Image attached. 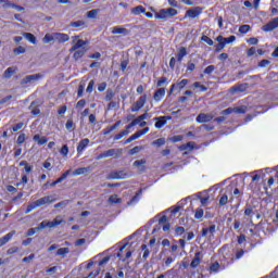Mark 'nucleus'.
<instances>
[{"label": "nucleus", "instance_id": "c85d7f7f", "mask_svg": "<svg viewBox=\"0 0 278 278\" xmlns=\"http://www.w3.org/2000/svg\"><path fill=\"white\" fill-rule=\"evenodd\" d=\"M125 174L123 172H116L111 174L110 179H125Z\"/></svg>", "mask_w": 278, "mask_h": 278}, {"label": "nucleus", "instance_id": "f3484780", "mask_svg": "<svg viewBox=\"0 0 278 278\" xmlns=\"http://www.w3.org/2000/svg\"><path fill=\"white\" fill-rule=\"evenodd\" d=\"M201 257H203L201 252H197L191 264H190L191 268H197L199 266V264H201Z\"/></svg>", "mask_w": 278, "mask_h": 278}, {"label": "nucleus", "instance_id": "0e129e2a", "mask_svg": "<svg viewBox=\"0 0 278 278\" xmlns=\"http://www.w3.org/2000/svg\"><path fill=\"white\" fill-rule=\"evenodd\" d=\"M92 90H94V80L89 81L86 92H88L90 94V92H92Z\"/></svg>", "mask_w": 278, "mask_h": 278}, {"label": "nucleus", "instance_id": "39448f33", "mask_svg": "<svg viewBox=\"0 0 278 278\" xmlns=\"http://www.w3.org/2000/svg\"><path fill=\"white\" fill-rule=\"evenodd\" d=\"M170 116H160V117H155V124L154 127L155 129H162V127H164V125H166V123H168V121H170Z\"/></svg>", "mask_w": 278, "mask_h": 278}, {"label": "nucleus", "instance_id": "e433bc0d", "mask_svg": "<svg viewBox=\"0 0 278 278\" xmlns=\"http://www.w3.org/2000/svg\"><path fill=\"white\" fill-rule=\"evenodd\" d=\"M152 144L154 147H164V144H166V139L165 138H160V139H156L152 142Z\"/></svg>", "mask_w": 278, "mask_h": 278}, {"label": "nucleus", "instance_id": "3c124183", "mask_svg": "<svg viewBox=\"0 0 278 278\" xmlns=\"http://www.w3.org/2000/svg\"><path fill=\"white\" fill-rule=\"evenodd\" d=\"M121 127V121H117L113 126H111L104 134H112V131H114V129Z\"/></svg>", "mask_w": 278, "mask_h": 278}, {"label": "nucleus", "instance_id": "1a4fd4ad", "mask_svg": "<svg viewBox=\"0 0 278 278\" xmlns=\"http://www.w3.org/2000/svg\"><path fill=\"white\" fill-rule=\"evenodd\" d=\"M88 144H90V139H88V138H85L79 141L77 149H76L78 155H81V153H84V151H86V148L88 147Z\"/></svg>", "mask_w": 278, "mask_h": 278}, {"label": "nucleus", "instance_id": "8fccbe9b", "mask_svg": "<svg viewBox=\"0 0 278 278\" xmlns=\"http://www.w3.org/2000/svg\"><path fill=\"white\" fill-rule=\"evenodd\" d=\"M219 269H220V264H218V262L213 263L210 267L211 273H218Z\"/></svg>", "mask_w": 278, "mask_h": 278}, {"label": "nucleus", "instance_id": "20e7f679", "mask_svg": "<svg viewBox=\"0 0 278 278\" xmlns=\"http://www.w3.org/2000/svg\"><path fill=\"white\" fill-rule=\"evenodd\" d=\"M197 123H211V121H214V114L212 113H200L197 118Z\"/></svg>", "mask_w": 278, "mask_h": 278}, {"label": "nucleus", "instance_id": "f257e3e1", "mask_svg": "<svg viewBox=\"0 0 278 278\" xmlns=\"http://www.w3.org/2000/svg\"><path fill=\"white\" fill-rule=\"evenodd\" d=\"M177 16V10L173 8L162 9L155 14V18L164 20Z\"/></svg>", "mask_w": 278, "mask_h": 278}, {"label": "nucleus", "instance_id": "4c0bfd02", "mask_svg": "<svg viewBox=\"0 0 278 278\" xmlns=\"http://www.w3.org/2000/svg\"><path fill=\"white\" fill-rule=\"evenodd\" d=\"M216 42H218L216 46H215V51L217 52V53H220V51H223V49H225V43H224V41L222 40H216Z\"/></svg>", "mask_w": 278, "mask_h": 278}, {"label": "nucleus", "instance_id": "393cba45", "mask_svg": "<svg viewBox=\"0 0 278 278\" xmlns=\"http://www.w3.org/2000/svg\"><path fill=\"white\" fill-rule=\"evenodd\" d=\"M186 55H188V51L186 50L185 47H181L178 51V56H177L178 62H181V60H184Z\"/></svg>", "mask_w": 278, "mask_h": 278}, {"label": "nucleus", "instance_id": "680f3d73", "mask_svg": "<svg viewBox=\"0 0 278 278\" xmlns=\"http://www.w3.org/2000/svg\"><path fill=\"white\" fill-rule=\"evenodd\" d=\"M14 253H18V247H11L7 251V255H14Z\"/></svg>", "mask_w": 278, "mask_h": 278}, {"label": "nucleus", "instance_id": "0eeeda50", "mask_svg": "<svg viewBox=\"0 0 278 278\" xmlns=\"http://www.w3.org/2000/svg\"><path fill=\"white\" fill-rule=\"evenodd\" d=\"M186 86H188V79H182L179 83L172 85V87L169 89V93L173 94V92H175V90H184V88H186Z\"/></svg>", "mask_w": 278, "mask_h": 278}, {"label": "nucleus", "instance_id": "052dcab7", "mask_svg": "<svg viewBox=\"0 0 278 278\" xmlns=\"http://www.w3.org/2000/svg\"><path fill=\"white\" fill-rule=\"evenodd\" d=\"M61 155H63V157H66V155H68V146L64 144L61 150H60Z\"/></svg>", "mask_w": 278, "mask_h": 278}, {"label": "nucleus", "instance_id": "49530a36", "mask_svg": "<svg viewBox=\"0 0 278 278\" xmlns=\"http://www.w3.org/2000/svg\"><path fill=\"white\" fill-rule=\"evenodd\" d=\"M71 27H86V22L84 21H76V22H72L70 24Z\"/></svg>", "mask_w": 278, "mask_h": 278}, {"label": "nucleus", "instance_id": "69168bd1", "mask_svg": "<svg viewBox=\"0 0 278 278\" xmlns=\"http://www.w3.org/2000/svg\"><path fill=\"white\" fill-rule=\"evenodd\" d=\"M202 40H203V42H206V45H208V47H212L214 45V40H212V38H210L207 36H203Z\"/></svg>", "mask_w": 278, "mask_h": 278}, {"label": "nucleus", "instance_id": "dca6fc26", "mask_svg": "<svg viewBox=\"0 0 278 278\" xmlns=\"http://www.w3.org/2000/svg\"><path fill=\"white\" fill-rule=\"evenodd\" d=\"M215 40L223 41L224 45L227 47V45H231V42H236V36H230L228 38L223 37V35H219L216 37Z\"/></svg>", "mask_w": 278, "mask_h": 278}, {"label": "nucleus", "instance_id": "79ce46f5", "mask_svg": "<svg viewBox=\"0 0 278 278\" xmlns=\"http://www.w3.org/2000/svg\"><path fill=\"white\" fill-rule=\"evenodd\" d=\"M229 203V197L227 194H224L219 198V206L223 207V205H227Z\"/></svg>", "mask_w": 278, "mask_h": 278}, {"label": "nucleus", "instance_id": "58836bf2", "mask_svg": "<svg viewBox=\"0 0 278 278\" xmlns=\"http://www.w3.org/2000/svg\"><path fill=\"white\" fill-rule=\"evenodd\" d=\"M230 91L232 92V94H236V92H244V86L243 85L235 86L230 88Z\"/></svg>", "mask_w": 278, "mask_h": 278}, {"label": "nucleus", "instance_id": "6ab92c4d", "mask_svg": "<svg viewBox=\"0 0 278 278\" xmlns=\"http://www.w3.org/2000/svg\"><path fill=\"white\" fill-rule=\"evenodd\" d=\"M215 232H216V225H211L208 228L202 229V236H207L208 233L211 236H214Z\"/></svg>", "mask_w": 278, "mask_h": 278}, {"label": "nucleus", "instance_id": "5701e85b", "mask_svg": "<svg viewBox=\"0 0 278 278\" xmlns=\"http://www.w3.org/2000/svg\"><path fill=\"white\" fill-rule=\"evenodd\" d=\"M146 164H147V160H137L134 162L132 166H135L139 170H143Z\"/></svg>", "mask_w": 278, "mask_h": 278}, {"label": "nucleus", "instance_id": "f03ea898", "mask_svg": "<svg viewBox=\"0 0 278 278\" xmlns=\"http://www.w3.org/2000/svg\"><path fill=\"white\" fill-rule=\"evenodd\" d=\"M132 253L134 251L127 250V245H123L117 253V257H119L122 262H126V260H129V257H131Z\"/></svg>", "mask_w": 278, "mask_h": 278}, {"label": "nucleus", "instance_id": "72a5a7b5", "mask_svg": "<svg viewBox=\"0 0 278 278\" xmlns=\"http://www.w3.org/2000/svg\"><path fill=\"white\" fill-rule=\"evenodd\" d=\"M149 130H150L149 127H146V128L135 132V136H137V139L142 138V136H147V134H149Z\"/></svg>", "mask_w": 278, "mask_h": 278}, {"label": "nucleus", "instance_id": "f704fd0d", "mask_svg": "<svg viewBox=\"0 0 278 278\" xmlns=\"http://www.w3.org/2000/svg\"><path fill=\"white\" fill-rule=\"evenodd\" d=\"M149 130H150L149 127H146V128L135 132V136H137V139L142 138V136H147V134H149Z\"/></svg>", "mask_w": 278, "mask_h": 278}, {"label": "nucleus", "instance_id": "ddd939ff", "mask_svg": "<svg viewBox=\"0 0 278 278\" xmlns=\"http://www.w3.org/2000/svg\"><path fill=\"white\" fill-rule=\"evenodd\" d=\"M164 97H166V89L165 88H159L153 96L154 101H156V103H160V101H162V99H164Z\"/></svg>", "mask_w": 278, "mask_h": 278}, {"label": "nucleus", "instance_id": "774afa93", "mask_svg": "<svg viewBox=\"0 0 278 278\" xmlns=\"http://www.w3.org/2000/svg\"><path fill=\"white\" fill-rule=\"evenodd\" d=\"M26 138H27V136H26L25 134H21V135L17 137L16 142H17L18 144H23V142H25Z\"/></svg>", "mask_w": 278, "mask_h": 278}, {"label": "nucleus", "instance_id": "4be33fe9", "mask_svg": "<svg viewBox=\"0 0 278 278\" xmlns=\"http://www.w3.org/2000/svg\"><path fill=\"white\" fill-rule=\"evenodd\" d=\"M38 79H40V75H38V74L28 75L24 78V84H29V83L36 81Z\"/></svg>", "mask_w": 278, "mask_h": 278}, {"label": "nucleus", "instance_id": "cd10ccee", "mask_svg": "<svg viewBox=\"0 0 278 278\" xmlns=\"http://www.w3.org/2000/svg\"><path fill=\"white\" fill-rule=\"evenodd\" d=\"M14 233H16V231H11V232L7 233L4 237H2L0 239H2V242L4 244H8V242L11 241L12 238L14 237Z\"/></svg>", "mask_w": 278, "mask_h": 278}, {"label": "nucleus", "instance_id": "5fc2aeb1", "mask_svg": "<svg viewBox=\"0 0 278 278\" xmlns=\"http://www.w3.org/2000/svg\"><path fill=\"white\" fill-rule=\"evenodd\" d=\"M254 173H256V174L252 177V181H260V175H263V177H264V169H260Z\"/></svg>", "mask_w": 278, "mask_h": 278}, {"label": "nucleus", "instance_id": "c9c22d12", "mask_svg": "<svg viewBox=\"0 0 278 278\" xmlns=\"http://www.w3.org/2000/svg\"><path fill=\"white\" fill-rule=\"evenodd\" d=\"M86 54V48H83L80 50H77L75 53H74V58L76 60H79L80 58H84V55Z\"/></svg>", "mask_w": 278, "mask_h": 278}, {"label": "nucleus", "instance_id": "423d86ee", "mask_svg": "<svg viewBox=\"0 0 278 278\" xmlns=\"http://www.w3.org/2000/svg\"><path fill=\"white\" fill-rule=\"evenodd\" d=\"M277 27H278V17H275L271 21H269L267 24L262 26V30L263 31H273V30L277 29Z\"/></svg>", "mask_w": 278, "mask_h": 278}, {"label": "nucleus", "instance_id": "4468645a", "mask_svg": "<svg viewBox=\"0 0 278 278\" xmlns=\"http://www.w3.org/2000/svg\"><path fill=\"white\" fill-rule=\"evenodd\" d=\"M34 142H37V144L39 147H42V144H47V142H49V138H47L46 136H40L39 134L35 135L33 137Z\"/></svg>", "mask_w": 278, "mask_h": 278}, {"label": "nucleus", "instance_id": "2f4dec72", "mask_svg": "<svg viewBox=\"0 0 278 278\" xmlns=\"http://www.w3.org/2000/svg\"><path fill=\"white\" fill-rule=\"evenodd\" d=\"M251 31V26L248 24L241 25L239 27V34H249Z\"/></svg>", "mask_w": 278, "mask_h": 278}, {"label": "nucleus", "instance_id": "bf43d9fd", "mask_svg": "<svg viewBox=\"0 0 278 278\" xmlns=\"http://www.w3.org/2000/svg\"><path fill=\"white\" fill-rule=\"evenodd\" d=\"M214 71H216V66L214 65H210L204 70V75H212V73H214Z\"/></svg>", "mask_w": 278, "mask_h": 278}, {"label": "nucleus", "instance_id": "a878e982", "mask_svg": "<svg viewBox=\"0 0 278 278\" xmlns=\"http://www.w3.org/2000/svg\"><path fill=\"white\" fill-rule=\"evenodd\" d=\"M129 134H130V131H129V129H127V126H126L125 130H122L119 134L114 136V140H121V139L125 138V136H129Z\"/></svg>", "mask_w": 278, "mask_h": 278}, {"label": "nucleus", "instance_id": "603ef678", "mask_svg": "<svg viewBox=\"0 0 278 278\" xmlns=\"http://www.w3.org/2000/svg\"><path fill=\"white\" fill-rule=\"evenodd\" d=\"M232 113H235V114H245L247 113V109H244V106L232 108Z\"/></svg>", "mask_w": 278, "mask_h": 278}, {"label": "nucleus", "instance_id": "6e6552de", "mask_svg": "<svg viewBox=\"0 0 278 278\" xmlns=\"http://www.w3.org/2000/svg\"><path fill=\"white\" fill-rule=\"evenodd\" d=\"M54 201H55V198H53V195H47V197L40 198L35 202L37 203L38 207H42V205H47V203H54Z\"/></svg>", "mask_w": 278, "mask_h": 278}, {"label": "nucleus", "instance_id": "37998d69", "mask_svg": "<svg viewBox=\"0 0 278 278\" xmlns=\"http://www.w3.org/2000/svg\"><path fill=\"white\" fill-rule=\"evenodd\" d=\"M87 42L85 40L78 39L76 43H74L75 49L79 50V49H85L84 47H86Z\"/></svg>", "mask_w": 278, "mask_h": 278}, {"label": "nucleus", "instance_id": "bb28decb", "mask_svg": "<svg viewBox=\"0 0 278 278\" xmlns=\"http://www.w3.org/2000/svg\"><path fill=\"white\" fill-rule=\"evenodd\" d=\"M24 38L28 40L31 45H36V36L31 33H24L23 34Z\"/></svg>", "mask_w": 278, "mask_h": 278}, {"label": "nucleus", "instance_id": "a19ab883", "mask_svg": "<svg viewBox=\"0 0 278 278\" xmlns=\"http://www.w3.org/2000/svg\"><path fill=\"white\" fill-rule=\"evenodd\" d=\"M98 14H99V9H93L87 12V18H97Z\"/></svg>", "mask_w": 278, "mask_h": 278}, {"label": "nucleus", "instance_id": "864d4df0", "mask_svg": "<svg viewBox=\"0 0 278 278\" xmlns=\"http://www.w3.org/2000/svg\"><path fill=\"white\" fill-rule=\"evenodd\" d=\"M65 128L68 131H73V129H75V123H73V119H68L65 124Z\"/></svg>", "mask_w": 278, "mask_h": 278}, {"label": "nucleus", "instance_id": "f8f14e48", "mask_svg": "<svg viewBox=\"0 0 278 278\" xmlns=\"http://www.w3.org/2000/svg\"><path fill=\"white\" fill-rule=\"evenodd\" d=\"M201 8L197 7L194 9H190L186 12V16H188L189 18H199V16L201 15Z\"/></svg>", "mask_w": 278, "mask_h": 278}, {"label": "nucleus", "instance_id": "4d7b16f0", "mask_svg": "<svg viewBox=\"0 0 278 278\" xmlns=\"http://www.w3.org/2000/svg\"><path fill=\"white\" fill-rule=\"evenodd\" d=\"M105 101H112L114 99V91L112 89L106 90Z\"/></svg>", "mask_w": 278, "mask_h": 278}, {"label": "nucleus", "instance_id": "c03bdc74", "mask_svg": "<svg viewBox=\"0 0 278 278\" xmlns=\"http://www.w3.org/2000/svg\"><path fill=\"white\" fill-rule=\"evenodd\" d=\"M192 86H193V88H199L200 92H207V87L201 85V83H199V81L193 83Z\"/></svg>", "mask_w": 278, "mask_h": 278}, {"label": "nucleus", "instance_id": "b1692460", "mask_svg": "<svg viewBox=\"0 0 278 278\" xmlns=\"http://www.w3.org/2000/svg\"><path fill=\"white\" fill-rule=\"evenodd\" d=\"M16 73V68L15 67H9L4 71L3 77L5 79H10V77H12V75H14Z\"/></svg>", "mask_w": 278, "mask_h": 278}, {"label": "nucleus", "instance_id": "412c9836", "mask_svg": "<svg viewBox=\"0 0 278 278\" xmlns=\"http://www.w3.org/2000/svg\"><path fill=\"white\" fill-rule=\"evenodd\" d=\"M53 40H55V33L46 34L45 37L42 38V42L45 45H49V42H53Z\"/></svg>", "mask_w": 278, "mask_h": 278}, {"label": "nucleus", "instance_id": "2eb2a0df", "mask_svg": "<svg viewBox=\"0 0 278 278\" xmlns=\"http://www.w3.org/2000/svg\"><path fill=\"white\" fill-rule=\"evenodd\" d=\"M54 39L56 40V42H68L71 37L64 33H54Z\"/></svg>", "mask_w": 278, "mask_h": 278}, {"label": "nucleus", "instance_id": "9b49d317", "mask_svg": "<svg viewBox=\"0 0 278 278\" xmlns=\"http://www.w3.org/2000/svg\"><path fill=\"white\" fill-rule=\"evenodd\" d=\"M136 125H139V127H147V122H144V119L139 115L129 125H127V129H131V127H136Z\"/></svg>", "mask_w": 278, "mask_h": 278}, {"label": "nucleus", "instance_id": "a211bd4d", "mask_svg": "<svg viewBox=\"0 0 278 278\" xmlns=\"http://www.w3.org/2000/svg\"><path fill=\"white\" fill-rule=\"evenodd\" d=\"M90 170V167H80L72 172V177H79V175H86Z\"/></svg>", "mask_w": 278, "mask_h": 278}, {"label": "nucleus", "instance_id": "aec40b11", "mask_svg": "<svg viewBox=\"0 0 278 278\" xmlns=\"http://www.w3.org/2000/svg\"><path fill=\"white\" fill-rule=\"evenodd\" d=\"M144 12H147V9H144V7L142 5H138L131 9V14H134L135 16H138L139 14H144Z\"/></svg>", "mask_w": 278, "mask_h": 278}, {"label": "nucleus", "instance_id": "c756f323", "mask_svg": "<svg viewBox=\"0 0 278 278\" xmlns=\"http://www.w3.org/2000/svg\"><path fill=\"white\" fill-rule=\"evenodd\" d=\"M68 253H71V250L68 248H60L56 251V255H60L62 257H64V255H68Z\"/></svg>", "mask_w": 278, "mask_h": 278}, {"label": "nucleus", "instance_id": "ea45409f", "mask_svg": "<svg viewBox=\"0 0 278 278\" xmlns=\"http://www.w3.org/2000/svg\"><path fill=\"white\" fill-rule=\"evenodd\" d=\"M116 153H118V150H116V149H111V150L104 151V157H114V155H116Z\"/></svg>", "mask_w": 278, "mask_h": 278}, {"label": "nucleus", "instance_id": "473e14b6", "mask_svg": "<svg viewBox=\"0 0 278 278\" xmlns=\"http://www.w3.org/2000/svg\"><path fill=\"white\" fill-rule=\"evenodd\" d=\"M38 207V204L37 202H31L30 204H28L26 211H25V214H29L31 212H34V210H36Z\"/></svg>", "mask_w": 278, "mask_h": 278}, {"label": "nucleus", "instance_id": "de8ad7c7", "mask_svg": "<svg viewBox=\"0 0 278 278\" xmlns=\"http://www.w3.org/2000/svg\"><path fill=\"white\" fill-rule=\"evenodd\" d=\"M14 55H22L25 53V48L22 46H18L17 48L13 49Z\"/></svg>", "mask_w": 278, "mask_h": 278}, {"label": "nucleus", "instance_id": "a18cd8bd", "mask_svg": "<svg viewBox=\"0 0 278 278\" xmlns=\"http://www.w3.org/2000/svg\"><path fill=\"white\" fill-rule=\"evenodd\" d=\"M203 215H204L203 208L199 207L195 210L194 218H197V220H200V218H203Z\"/></svg>", "mask_w": 278, "mask_h": 278}, {"label": "nucleus", "instance_id": "338daca9", "mask_svg": "<svg viewBox=\"0 0 278 278\" xmlns=\"http://www.w3.org/2000/svg\"><path fill=\"white\" fill-rule=\"evenodd\" d=\"M140 151H142V147H135L129 151L130 155H136L137 153H140Z\"/></svg>", "mask_w": 278, "mask_h": 278}, {"label": "nucleus", "instance_id": "7c9ffc66", "mask_svg": "<svg viewBox=\"0 0 278 278\" xmlns=\"http://www.w3.org/2000/svg\"><path fill=\"white\" fill-rule=\"evenodd\" d=\"M140 194H142V190H139L137 194L128 202V205H134L140 201Z\"/></svg>", "mask_w": 278, "mask_h": 278}, {"label": "nucleus", "instance_id": "13d9d810", "mask_svg": "<svg viewBox=\"0 0 278 278\" xmlns=\"http://www.w3.org/2000/svg\"><path fill=\"white\" fill-rule=\"evenodd\" d=\"M121 198H118V195L113 194L109 198V203H121Z\"/></svg>", "mask_w": 278, "mask_h": 278}, {"label": "nucleus", "instance_id": "09e8293b", "mask_svg": "<svg viewBox=\"0 0 278 278\" xmlns=\"http://www.w3.org/2000/svg\"><path fill=\"white\" fill-rule=\"evenodd\" d=\"M141 250L143 251V255H142L143 260H147V257H149L150 255L149 248L147 247V244H142Z\"/></svg>", "mask_w": 278, "mask_h": 278}, {"label": "nucleus", "instance_id": "7ed1b4c3", "mask_svg": "<svg viewBox=\"0 0 278 278\" xmlns=\"http://www.w3.org/2000/svg\"><path fill=\"white\" fill-rule=\"evenodd\" d=\"M147 103V94L141 96L132 105L131 112H140Z\"/></svg>", "mask_w": 278, "mask_h": 278}, {"label": "nucleus", "instance_id": "6e6d98bb", "mask_svg": "<svg viewBox=\"0 0 278 278\" xmlns=\"http://www.w3.org/2000/svg\"><path fill=\"white\" fill-rule=\"evenodd\" d=\"M164 84H168V78L162 76V77L157 80L156 86H157V88H162V86H163Z\"/></svg>", "mask_w": 278, "mask_h": 278}, {"label": "nucleus", "instance_id": "e2e57ef3", "mask_svg": "<svg viewBox=\"0 0 278 278\" xmlns=\"http://www.w3.org/2000/svg\"><path fill=\"white\" fill-rule=\"evenodd\" d=\"M42 229H49V226H48V224H47V220L41 222V223L38 225V227H37V231H40V230H42Z\"/></svg>", "mask_w": 278, "mask_h": 278}, {"label": "nucleus", "instance_id": "9d476101", "mask_svg": "<svg viewBox=\"0 0 278 278\" xmlns=\"http://www.w3.org/2000/svg\"><path fill=\"white\" fill-rule=\"evenodd\" d=\"M111 34L119 36H128L129 31L125 27L114 26L111 28Z\"/></svg>", "mask_w": 278, "mask_h": 278}]
</instances>
